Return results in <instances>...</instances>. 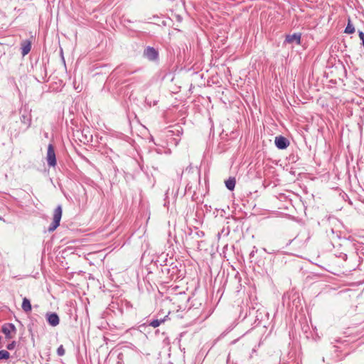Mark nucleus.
<instances>
[{
  "label": "nucleus",
  "mask_w": 364,
  "mask_h": 364,
  "mask_svg": "<svg viewBox=\"0 0 364 364\" xmlns=\"http://www.w3.org/2000/svg\"><path fill=\"white\" fill-rule=\"evenodd\" d=\"M62 206L61 205H58L55 209L54 210L53 213V222L49 225L48 230V232H51L56 230V228L60 225V222L62 217Z\"/></svg>",
  "instance_id": "obj_1"
},
{
  "label": "nucleus",
  "mask_w": 364,
  "mask_h": 364,
  "mask_svg": "<svg viewBox=\"0 0 364 364\" xmlns=\"http://www.w3.org/2000/svg\"><path fill=\"white\" fill-rule=\"evenodd\" d=\"M1 331L5 335L6 339H11L15 336L16 328L14 324L11 323H6L2 326Z\"/></svg>",
  "instance_id": "obj_2"
},
{
  "label": "nucleus",
  "mask_w": 364,
  "mask_h": 364,
  "mask_svg": "<svg viewBox=\"0 0 364 364\" xmlns=\"http://www.w3.org/2000/svg\"><path fill=\"white\" fill-rule=\"evenodd\" d=\"M143 56L150 61H156L159 60V51L154 47L147 46L143 53Z\"/></svg>",
  "instance_id": "obj_3"
},
{
  "label": "nucleus",
  "mask_w": 364,
  "mask_h": 364,
  "mask_svg": "<svg viewBox=\"0 0 364 364\" xmlns=\"http://www.w3.org/2000/svg\"><path fill=\"white\" fill-rule=\"evenodd\" d=\"M46 160L48 165L51 167H55L56 166V156L55 153L54 146L52 144H49L48 146Z\"/></svg>",
  "instance_id": "obj_4"
},
{
  "label": "nucleus",
  "mask_w": 364,
  "mask_h": 364,
  "mask_svg": "<svg viewBox=\"0 0 364 364\" xmlns=\"http://www.w3.org/2000/svg\"><path fill=\"white\" fill-rule=\"evenodd\" d=\"M21 122L26 125V129H28L31 125L32 115L31 111L24 109L21 112L20 117Z\"/></svg>",
  "instance_id": "obj_5"
},
{
  "label": "nucleus",
  "mask_w": 364,
  "mask_h": 364,
  "mask_svg": "<svg viewBox=\"0 0 364 364\" xmlns=\"http://www.w3.org/2000/svg\"><path fill=\"white\" fill-rule=\"evenodd\" d=\"M274 144L279 149H285L289 146V141L286 137L279 135L275 137Z\"/></svg>",
  "instance_id": "obj_6"
},
{
  "label": "nucleus",
  "mask_w": 364,
  "mask_h": 364,
  "mask_svg": "<svg viewBox=\"0 0 364 364\" xmlns=\"http://www.w3.org/2000/svg\"><path fill=\"white\" fill-rule=\"evenodd\" d=\"M46 320L51 326H56L59 324L60 318L58 315L55 312H48L46 314Z\"/></svg>",
  "instance_id": "obj_7"
},
{
  "label": "nucleus",
  "mask_w": 364,
  "mask_h": 364,
  "mask_svg": "<svg viewBox=\"0 0 364 364\" xmlns=\"http://www.w3.org/2000/svg\"><path fill=\"white\" fill-rule=\"evenodd\" d=\"M301 34L299 33H295L291 35V34L287 35L284 43H295L296 45H300L301 44Z\"/></svg>",
  "instance_id": "obj_8"
},
{
  "label": "nucleus",
  "mask_w": 364,
  "mask_h": 364,
  "mask_svg": "<svg viewBox=\"0 0 364 364\" xmlns=\"http://www.w3.org/2000/svg\"><path fill=\"white\" fill-rule=\"evenodd\" d=\"M21 54L23 56L26 55L31 51V41L30 40H23L21 43Z\"/></svg>",
  "instance_id": "obj_9"
},
{
  "label": "nucleus",
  "mask_w": 364,
  "mask_h": 364,
  "mask_svg": "<svg viewBox=\"0 0 364 364\" xmlns=\"http://www.w3.org/2000/svg\"><path fill=\"white\" fill-rule=\"evenodd\" d=\"M21 307L25 312H30L31 311L32 306L31 304V301L26 297L23 299Z\"/></svg>",
  "instance_id": "obj_10"
},
{
  "label": "nucleus",
  "mask_w": 364,
  "mask_h": 364,
  "mask_svg": "<svg viewBox=\"0 0 364 364\" xmlns=\"http://www.w3.org/2000/svg\"><path fill=\"white\" fill-rule=\"evenodd\" d=\"M225 186L230 191H233L235 187L236 180L235 177H230L225 181Z\"/></svg>",
  "instance_id": "obj_11"
},
{
  "label": "nucleus",
  "mask_w": 364,
  "mask_h": 364,
  "mask_svg": "<svg viewBox=\"0 0 364 364\" xmlns=\"http://www.w3.org/2000/svg\"><path fill=\"white\" fill-rule=\"evenodd\" d=\"M344 32L348 34H352L355 32V27L353 24L351 22V20L350 18L348 19V23L345 28Z\"/></svg>",
  "instance_id": "obj_12"
},
{
  "label": "nucleus",
  "mask_w": 364,
  "mask_h": 364,
  "mask_svg": "<svg viewBox=\"0 0 364 364\" xmlns=\"http://www.w3.org/2000/svg\"><path fill=\"white\" fill-rule=\"evenodd\" d=\"M168 317V316H165L164 318L160 319H153L150 323L149 326H152L154 328H156L160 326L162 323H164L166 320V318Z\"/></svg>",
  "instance_id": "obj_13"
},
{
  "label": "nucleus",
  "mask_w": 364,
  "mask_h": 364,
  "mask_svg": "<svg viewBox=\"0 0 364 364\" xmlns=\"http://www.w3.org/2000/svg\"><path fill=\"white\" fill-rule=\"evenodd\" d=\"M10 357V353L6 350H0V360H7Z\"/></svg>",
  "instance_id": "obj_14"
},
{
  "label": "nucleus",
  "mask_w": 364,
  "mask_h": 364,
  "mask_svg": "<svg viewBox=\"0 0 364 364\" xmlns=\"http://www.w3.org/2000/svg\"><path fill=\"white\" fill-rule=\"evenodd\" d=\"M65 353V348H63V345H60L58 349H57V354L59 356H63L64 355Z\"/></svg>",
  "instance_id": "obj_15"
},
{
  "label": "nucleus",
  "mask_w": 364,
  "mask_h": 364,
  "mask_svg": "<svg viewBox=\"0 0 364 364\" xmlns=\"http://www.w3.org/2000/svg\"><path fill=\"white\" fill-rule=\"evenodd\" d=\"M358 36H359L360 39L362 41L361 44L364 47V32L359 31Z\"/></svg>",
  "instance_id": "obj_16"
},
{
  "label": "nucleus",
  "mask_w": 364,
  "mask_h": 364,
  "mask_svg": "<svg viewBox=\"0 0 364 364\" xmlns=\"http://www.w3.org/2000/svg\"><path fill=\"white\" fill-rule=\"evenodd\" d=\"M16 345V341H12L11 343H9L6 346V348L8 350H13L15 346Z\"/></svg>",
  "instance_id": "obj_17"
},
{
  "label": "nucleus",
  "mask_w": 364,
  "mask_h": 364,
  "mask_svg": "<svg viewBox=\"0 0 364 364\" xmlns=\"http://www.w3.org/2000/svg\"><path fill=\"white\" fill-rule=\"evenodd\" d=\"M124 307L126 308L127 310H129L132 309V305L129 301H125Z\"/></svg>",
  "instance_id": "obj_18"
},
{
  "label": "nucleus",
  "mask_w": 364,
  "mask_h": 364,
  "mask_svg": "<svg viewBox=\"0 0 364 364\" xmlns=\"http://www.w3.org/2000/svg\"><path fill=\"white\" fill-rule=\"evenodd\" d=\"M353 256H354L355 257H358V259H358L359 262H362L363 261V258L359 255V254H358V253H357V254H356V255H353Z\"/></svg>",
  "instance_id": "obj_19"
},
{
  "label": "nucleus",
  "mask_w": 364,
  "mask_h": 364,
  "mask_svg": "<svg viewBox=\"0 0 364 364\" xmlns=\"http://www.w3.org/2000/svg\"><path fill=\"white\" fill-rule=\"evenodd\" d=\"M342 259H343L344 260H346L347 259V255L346 254H343V255H341L340 256Z\"/></svg>",
  "instance_id": "obj_20"
}]
</instances>
